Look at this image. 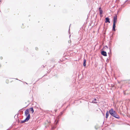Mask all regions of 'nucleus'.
Here are the masks:
<instances>
[{"label": "nucleus", "instance_id": "f8f14e48", "mask_svg": "<svg viewBox=\"0 0 130 130\" xmlns=\"http://www.w3.org/2000/svg\"><path fill=\"white\" fill-rule=\"evenodd\" d=\"M109 113L108 111H107L106 112V118H107L108 116Z\"/></svg>", "mask_w": 130, "mask_h": 130}, {"label": "nucleus", "instance_id": "f3484780", "mask_svg": "<svg viewBox=\"0 0 130 130\" xmlns=\"http://www.w3.org/2000/svg\"><path fill=\"white\" fill-rule=\"evenodd\" d=\"M0 58L1 59H2V58H3L2 57H0Z\"/></svg>", "mask_w": 130, "mask_h": 130}, {"label": "nucleus", "instance_id": "5701e85b", "mask_svg": "<svg viewBox=\"0 0 130 130\" xmlns=\"http://www.w3.org/2000/svg\"><path fill=\"white\" fill-rule=\"evenodd\" d=\"M1 67V65H0V67Z\"/></svg>", "mask_w": 130, "mask_h": 130}, {"label": "nucleus", "instance_id": "a211bd4d", "mask_svg": "<svg viewBox=\"0 0 130 130\" xmlns=\"http://www.w3.org/2000/svg\"><path fill=\"white\" fill-rule=\"evenodd\" d=\"M55 128V127H52V129H54Z\"/></svg>", "mask_w": 130, "mask_h": 130}, {"label": "nucleus", "instance_id": "7ed1b4c3", "mask_svg": "<svg viewBox=\"0 0 130 130\" xmlns=\"http://www.w3.org/2000/svg\"><path fill=\"white\" fill-rule=\"evenodd\" d=\"M29 110L28 109H27L25 111V116H26V117H28V116H29V119L30 118V114L29 113Z\"/></svg>", "mask_w": 130, "mask_h": 130}, {"label": "nucleus", "instance_id": "0eeeda50", "mask_svg": "<svg viewBox=\"0 0 130 130\" xmlns=\"http://www.w3.org/2000/svg\"><path fill=\"white\" fill-rule=\"evenodd\" d=\"M116 27V24H113V27H112V30L115 31H116L115 28Z\"/></svg>", "mask_w": 130, "mask_h": 130}, {"label": "nucleus", "instance_id": "6ab92c4d", "mask_svg": "<svg viewBox=\"0 0 130 130\" xmlns=\"http://www.w3.org/2000/svg\"><path fill=\"white\" fill-rule=\"evenodd\" d=\"M127 1H126L125 2H124V4Z\"/></svg>", "mask_w": 130, "mask_h": 130}, {"label": "nucleus", "instance_id": "f257e3e1", "mask_svg": "<svg viewBox=\"0 0 130 130\" xmlns=\"http://www.w3.org/2000/svg\"><path fill=\"white\" fill-rule=\"evenodd\" d=\"M109 112L110 114L112 116L117 119H119L120 117L119 116L117 115L116 112L113 110L112 108H111L109 111Z\"/></svg>", "mask_w": 130, "mask_h": 130}, {"label": "nucleus", "instance_id": "ddd939ff", "mask_svg": "<svg viewBox=\"0 0 130 130\" xmlns=\"http://www.w3.org/2000/svg\"><path fill=\"white\" fill-rule=\"evenodd\" d=\"M109 49L110 50V52L108 53V54L109 55V57H110V56L111 55V50H110V47L109 48Z\"/></svg>", "mask_w": 130, "mask_h": 130}, {"label": "nucleus", "instance_id": "20e7f679", "mask_svg": "<svg viewBox=\"0 0 130 130\" xmlns=\"http://www.w3.org/2000/svg\"><path fill=\"white\" fill-rule=\"evenodd\" d=\"M101 54L103 56H107V53L106 52L104 51H102L101 52Z\"/></svg>", "mask_w": 130, "mask_h": 130}, {"label": "nucleus", "instance_id": "9d476101", "mask_svg": "<svg viewBox=\"0 0 130 130\" xmlns=\"http://www.w3.org/2000/svg\"><path fill=\"white\" fill-rule=\"evenodd\" d=\"M117 16L116 14L113 18V20H117Z\"/></svg>", "mask_w": 130, "mask_h": 130}, {"label": "nucleus", "instance_id": "6e6552de", "mask_svg": "<svg viewBox=\"0 0 130 130\" xmlns=\"http://www.w3.org/2000/svg\"><path fill=\"white\" fill-rule=\"evenodd\" d=\"M83 62V65L84 67L86 66V60L85 59H84Z\"/></svg>", "mask_w": 130, "mask_h": 130}, {"label": "nucleus", "instance_id": "2eb2a0df", "mask_svg": "<svg viewBox=\"0 0 130 130\" xmlns=\"http://www.w3.org/2000/svg\"><path fill=\"white\" fill-rule=\"evenodd\" d=\"M62 114H63L62 112H61L60 113L59 115V116H61V115Z\"/></svg>", "mask_w": 130, "mask_h": 130}, {"label": "nucleus", "instance_id": "423d86ee", "mask_svg": "<svg viewBox=\"0 0 130 130\" xmlns=\"http://www.w3.org/2000/svg\"><path fill=\"white\" fill-rule=\"evenodd\" d=\"M99 9L100 12V14L101 15L103 11L101 7H100Z\"/></svg>", "mask_w": 130, "mask_h": 130}, {"label": "nucleus", "instance_id": "f03ea898", "mask_svg": "<svg viewBox=\"0 0 130 130\" xmlns=\"http://www.w3.org/2000/svg\"><path fill=\"white\" fill-rule=\"evenodd\" d=\"M29 119V116H28V117H26L25 119L24 120H22L21 122V123H23L26 122Z\"/></svg>", "mask_w": 130, "mask_h": 130}, {"label": "nucleus", "instance_id": "1a4fd4ad", "mask_svg": "<svg viewBox=\"0 0 130 130\" xmlns=\"http://www.w3.org/2000/svg\"><path fill=\"white\" fill-rule=\"evenodd\" d=\"M97 100H96V98H94L93 99V100L92 101V102L93 103H97V102H96L95 101H96Z\"/></svg>", "mask_w": 130, "mask_h": 130}, {"label": "nucleus", "instance_id": "aec40b11", "mask_svg": "<svg viewBox=\"0 0 130 130\" xmlns=\"http://www.w3.org/2000/svg\"><path fill=\"white\" fill-rule=\"evenodd\" d=\"M37 47H36V50H37V49H38Z\"/></svg>", "mask_w": 130, "mask_h": 130}, {"label": "nucleus", "instance_id": "4be33fe9", "mask_svg": "<svg viewBox=\"0 0 130 130\" xmlns=\"http://www.w3.org/2000/svg\"><path fill=\"white\" fill-rule=\"evenodd\" d=\"M57 122H58V121L57 122H56V124H57Z\"/></svg>", "mask_w": 130, "mask_h": 130}, {"label": "nucleus", "instance_id": "412c9836", "mask_svg": "<svg viewBox=\"0 0 130 130\" xmlns=\"http://www.w3.org/2000/svg\"><path fill=\"white\" fill-rule=\"evenodd\" d=\"M121 6L122 7H124L123 6V5H121Z\"/></svg>", "mask_w": 130, "mask_h": 130}, {"label": "nucleus", "instance_id": "dca6fc26", "mask_svg": "<svg viewBox=\"0 0 130 130\" xmlns=\"http://www.w3.org/2000/svg\"><path fill=\"white\" fill-rule=\"evenodd\" d=\"M105 47H106L107 48H108V46L107 45H106L105 46Z\"/></svg>", "mask_w": 130, "mask_h": 130}, {"label": "nucleus", "instance_id": "39448f33", "mask_svg": "<svg viewBox=\"0 0 130 130\" xmlns=\"http://www.w3.org/2000/svg\"><path fill=\"white\" fill-rule=\"evenodd\" d=\"M105 23H107L108 22L109 23H110V19L109 18H108V17L106 18H105Z\"/></svg>", "mask_w": 130, "mask_h": 130}, {"label": "nucleus", "instance_id": "4468645a", "mask_svg": "<svg viewBox=\"0 0 130 130\" xmlns=\"http://www.w3.org/2000/svg\"><path fill=\"white\" fill-rule=\"evenodd\" d=\"M117 22V20H113V24H116Z\"/></svg>", "mask_w": 130, "mask_h": 130}, {"label": "nucleus", "instance_id": "9b49d317", "mask_svg": "<svg viewBox=\"0 0 130 130\" xmlns=\"http://www.w3.org/2000/svg\"><path fill=\"white\" fill-rule=\"evenodd\" d=\"M29 110L32 112V113L34 112V111L33 107H31L29 108Z\"/></svg>", "mask_w": 130, "mask_h": 130}]
</instances>
